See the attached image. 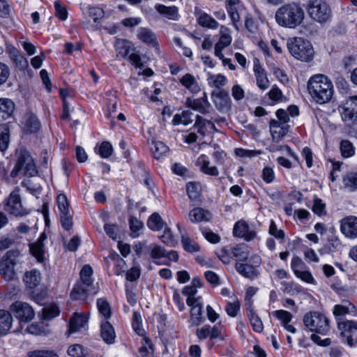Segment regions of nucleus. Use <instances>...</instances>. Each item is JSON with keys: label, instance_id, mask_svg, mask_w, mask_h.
Wrapping results in <instances>:
<instances>
[{"label": "nucleus", "instance_id": "f257e3e1", "mask_svg": "<svg viewBox=\"0 0 357 357\" xmlns=\"http://www.w3.org/2000/svg\"><path fill=\"white\" fill-rule=\"evenodd\" d=\"M305 18V12L301 6L295 2L287 3L275 12L277 24L282 27L295 29L301 25Z\"/></svg>", "mask_w": 357, "mask_h": 357}, {"label": "nucleus", "instance_id": "f03ea898", "mask_svg": "<svg viewBox=\"0 0 357 357\" xmlns=\"http://www.w3.org/2000/svg\"><path fill=\"white\" fill-rule=\"evenodd\" d=\"M307 90L312 99L318 104L329 102L333 95V84L324 75L312 76L307 82Z\"/></svg>", "mask_w": 357, "mask_h": 357}, {"label": "nucleus", "instance_id": "7ed1b4c3", "mask_svg": "<svg viewBox=\"0 0 357 357\" xmlns=\"http://www.w3.org/2000/svg\"><path fill=\"white\" fill-rule=\"evenodd\" d=\"M93 268L89 264L84 265L79 273L80 280L74 286L70 297L73 300L86 301L90 295H94L97 293L93 284Z\"/></svg>", "mask_w": 357, "mask_h": 357}, {"label": "nucleus", "instance_id": "20e7f679", "mask_svg": "<svg viewBox=\"0 0 357 357\" xmlns=\"http://www.w3.org/2000/svg\"><path fill=\"white\" fill-rule=\"evenodd\" d=\"M218 257L225 264H229L232 259L237 261L248 260L252 266H258L261 263L259 256L248 258L249 252L246 247H218L215 250Z\"/></svg>", "mask_w": 357, "mask_h": 357}, {"label": "nucleus", "instance_id": "39448f33", "mask_svg": "<svg viewBox=\"0 0 357 357\" xmlns=\"http://www.w3.org/2000/svg\"><path fill=\"white\" fill-rule=\"evenodd\" d=\"M287 47L290 54L298 60L308 62L314 57V52L312 44L303 38L289 39Z\"/></svg>", "mask_w": 357, "mask_h": 357}, {"label": "nucleus", "instance_id": "423d86ee", "mask_svg": "<svg viewBox=\"0 0 357 357\" xmlns=\"http://www.w3.org/2000/svg\"><path fill=\"white\" fill-rule=\"evenodd\" d=\"M304 325L312 332L326 335L329 331V320L319 312H310L303 317Z\"/></svg>", "mask_w": 357, "mask_h": 357}, {"label": "nucleus", "instance_id": "0eeeda50", "mask_svg": "<svg viewBox=\"0 0 357 357\" xmlns=\"http://www.w3.org/2000/svg\"><path fill=\"white\" fill-rule=\"evenodd\" d=\"M307 12L312 19L319 23L328 22L331 17L329 6L322 0H311Z\"/></svg>", "mask_w": 357, "mask_h": 357}, {"label": "nucleus", "instance_id": "6e6552de", "mask_svg": "<svg viewBox=\"0 0 357 357\" xmlns=\"http://www.w3.org/2000/svg\"><path fill=\"white\" fill-rule=\"evenodd\" d=\"M4 210L15 217H23L30 213V211L24 207L22 204L19 189L14 190L9 195L4 205Z\"/></svg>", "mask_w": 357, "mask_h": 357}, {"label": "nucleus", "instance_id": "1a4fd4ad", "mask_svg": "<svg viewBox=\"0 0 357 357\" xmlns=\"http://www.w3.org/2000/svg\"><path fill=\"white\" fill-rule=\"evenodd\" d=\"M186 303L190 307V323L191 326H196L201 324L205 320L203 315V302L202 296L197 298H189Z\"/></svg>", "mask_w": 357, "mask_h": 357}, {"label": "nucleus", "instance_id": "9d476101", "mask_svg": "<svg viewBox=\"0 0 357 357\" xmlns=\"http://www.w3.org/2000/svg\"><path fill=\"white\" fill-rule=\"evenodd\" d=\"M340 113L342 121L348 126L357 124V100L350 97L341 107Z\"/></svg>", "mask_w": 357, "mask_h": 357}, {"label": "nucleus", "instance_id": "9b49d317", "mask_svg": "<svg viewBox=\"0 0 357 357\" xmlns=\"http://www.w3.org/2000/svg\"><path fill=\"white\" fill-rule=\"evenodd\" d=\"M10 310L15 317L22 322H29L35 317L33 307L27 303L16 301L11 305Z\"/></svg>", "mask_w": 357, "mask_h": 357}, {"label": "nucleus", "instance_id": "f8f14e48", "mask_svg": "<svg viewBox=\"0 0 357 357\" xmlns=\"http://www.w3.org/2000/svg\"><path fill=\"white\" fill-rule=\"evenodd\" d=\"M333 314L338 323L339 321H344L345 319L343 317L347 314L357 317V307L350 301L344 299L341 303L334 305Z\"/></svg>", "mask_w": 357, "mask_h": 357}, {"label": "nucleus", "instance_id": "ddd939ff", "mask_svg": "<svg viewBox=\"0 0 357 357\" xmlns=\"http://www.w3.org/2000/svg\"><path fill=\"white\" fill-rule=\"evenodd\" d=\"M196 335L199 340H204L207 337L211 340L218 338L222 340V326L220 324H215L213 326L206 324L197 329Z\"/></svg>", "mask_w": 357, "mask_h": 357}, {"label": "nucleus", "instance_id": "4468645a", "mask_svg": "<svg viewBox=\"0 0 357 357\" xmlns=\"http://www.w3.org/2000/svg\"><path fill=\"white\" fill-rule=\"evenodd\" d=\"M186 105L193 110L197 111L202 114H208L212 109L211 105L208 100L206 93H204L203 96L199 98L192 99L188 98L186 99Z\"/></svg>", "mask_w": 357, "mask_h": 357}, {"label": "nucleus", "instance_id": "2eb2a0df", "mask_svg": "<svg viewBox=\"0 0 357 357\" xmlns=\"http://www.w3.org/2000/svg\"><path fill=\"white\" fill-rule=\"evenodd\" d=\"M340 230L347 238L354 239L357 238V218L348 216L341 220Z\"/></svg>", "mask_w": 357, "mask_h": 357}, {"label": "nucleus", "instance_id": "dca6fc26", "mask_svg": "<svg viewBox=\"0 0 357 357\" xmlns=\"http://www.w3.org/2000/svg\"><path fill=\"white\" fill-rule=\"evenodd\" d=\"M233 234L235 236L243 238L247 241H250L257 236L256 232L253 230H250L248 223L243 220H240L235 223Z\"/></svg>", "mask_w": 357, "mask_h": 357}, {"label": "nucleus", "instance_id": "f3484780", "mask_svg": "<svg viewBox=\"0 0 357 357\" xmlns=\"http://www.w3.org/2000/svg\"><path fill=\"white\" fill-rule=\"evenodd\" d=\"M213 102L216 108L221 112L230 110L232 105L229 93L225 90H221L214 95Z\"/></svg>", "mask_w": 357, "mask_h": 357}, {"label": "nucleus", "instance_id": "a211bd4d", "mask_svg": "<svg viewBox=\"0 0 357 357\" xmlns=\"http://www.w3.org/2000/svg\"><path fill=\"white\" fill-rule=\"evenodd\" d=\"M195 15L197 23L202 27L216 29L219 26L218 22L213 17L197 7L195 8Z\"/></svg>", "mask_w": 357, "mask_h": 357}, {"label": "nucleus", "instance_id": "6ab92c4d", "mask_svg": "<svg viewBox=\"0 0 357 357\" xmlns=\"http://www.w3.org/2000/svg\"><path fill=\"white\" fill-rule=\"evenodd\" d=\"M272 314L274 317H275L280 321L281 325L287 331L291 333H295L296 332V328L294 326L289 324L293 318V315L291 313L284 310H278L273 312Z\"/></svg>", "mask_w": 357, "mask_h": 357}, {"label": "nucleus", "instance_id": "aec40b11", "mask_svg": "<svg viewBox=\"0 0 357 357\" xmlns=\"http://www.w3.org/2000/svg\"><path fill=\"white\" fill-rule=\"evenodd\" d=\"M9 57L15 66L20 70H25L29 68L26 58L16 48L13 47L8 51Z\"/></svg>", "mask_w": 357, "mask_h": 357}, {"label": "nucleus", "instance_id": "412c9836", "mask_svg": "<svg viewBox=\"0 0 357 357\" xmlns=\"http://www.w3.org/2000/svg\"><path fill=\"white\" fill-rule=\"evenodd\" d=\"M88 322V317L84 314L75 313L69 322L68 333H74L84 328Z\"/></svg>", "mask_w": 357, "mask_h": 357}, {"label": "nucleus", "instance_id": "4be33fe9", "mask_svg": "<svg viewBox=\"0 0 357 357\" xmlns=\"http://www.w3.org/2000/svg\"><path fill=\"white\" fill-rule=\"evenodd\" d=\"M137 38L142 42L158 48V44L156 40V36L153 32L148 28L140 27L137 31Z\"/></svg>", "mask_w": 357, "mask_h": 357}, {"label": "nucleus", "instance_id": "5701e85b", "mask_svg": "<svg viewBox=\"0 0 357 357\" xmlns=\"http://www.w3.org/2000/svg\"><path fill=\"white\" fill-rule=\"evenodd\" d=\"M197 164L199 166V169L202 172L205 174L218 176L219 175V171L216 166H211V162L206 155H201L197 160Z\"/></svg>", "mask_w": 357, "mask_h": 357}, {"label": "nucleus", "instance_id": "b1692460", "mask_svg": "<svg viewBox=\"0 0 357 357\" xmlns=\"http://www.w3.org/2000/svg\"><path fill=\"white\" fill-rule=\"evenodd\" d=\"M179 82L192 93H197L201 91L200 86L194 75L186 73L180 78Z\"/></svg>", "mask_w": 357, "mask_h": 357}, {"label": "nucleus", "instance_id": "393cba45", "mask_svg": "<svg viewBox=\"0 0 357 357\" xmlns=\"http://www.w3.org/2000/svg\"><path fill=\"white\" fill-rule=\"evenodd\" d=\"M190 220L193 223L200 222H207L211 218V214L209 211L203 208L197 207L192 209L188 214Z\"/></svg>", "mask_w": 357, "mask_h": 357}, {"label": "nucleus", "instance_id": "a878e982", "mask_svg": "<svg viewBox=\"0 0 357 357\" xmlns=\"http://www.w3.org/2000/svg\"><path fill=\"white\" fill-rule=\"evenodd\" d=\"M15 110V103L8 98H0V121L8 119Z\"/></svg>", "mask_w": 357, "mask_h": 357}, {"label": "nucleus", "instance_id": "bb28decb", "mask_svg": "<svg viewBox=\"0 0 357 357\" xmlns=\"http://www.w3.org/2000/svg\"><path fill=\"white\" fill-rule=\"evenodd\" d=\"M253 70L257 86L262 91L267 89L270 86V82L264 69L260 66L255 64Z\"/></svg>", "mask_w": 357, "mask_h": 357}, {"label": "nucleus", "instance_id": "cd10ccee", "mask_svg": "<svg viewBox=\"0 0 357 357\" xmlns=\"http://www.w3.org/2000/svg\"><path fill=\"white\" fill-rule=\"evenodd\" d=\"M195 127L202 136H205L208 132L217 130L215 125L210 120H206L199 115L196 116Z\"/></svg>", "mask_w": 357, "mask_h": 357}, {"label": "nucleus", "instance_id": "c85d7f7f", "mask_svg": "<svg viewBox=\"0 0 357 357\" xmlns=\"http://www.w3.org/2000/svg\"><path fill=\"white\" fill-rule=\"evenodd\" d=\"M13 317L5 310H0V335H6L11 328Z\"/></svg>", "mask_w": 357, "mask_h": 357}, {"label": "nucleus", "instance_id": "c756f323", "mask_svg": "<svg viewBox=\"0 0 357 357\" xmlns=\"http://www.w3.org/2000/svg\"><path fill=\"white\" fill-rule=\"evenodd\" d=\"M100 328L101 337L104 342L109 344L114 343L116 334L112 324L109 321H105L101 324Z\"/></svg>", "mask_w": 357, "mask_h": 357}, {"label": "nucleus", "instance_id": "7c9ffc66", "mask_svg": "<svg viewBox=\"0 0 357 357\" xmlns=\"http://www.w3.org/2000/svg\"><path fill=\"white\" fill-rule=\"evenodd\" d=\"M23 280L28 288L33 289L40 283V273L37 270L27 271L24 275Z\"/></svg>", "mask_w": 357, "mask_h": 357}, {"label": "nucleus", "instance_id": "2f4dec72", "mask_svg": "<svg viewBox=\"0 0 357 357\" xmlns=\"http://www.w3.org/2000/svg\"><path fill=\"white\" fill-rule=\"evenodd\" d=\"M338 329L341 331V335L351 334L357 331V320L345 319L338 322Z\"/></svg>", "mask_w": 357, "mask_h": 357}, {"label": "nucleus", "instance_id": "473e14b6", "mask_svg": "<svg viewBox=\"0 0 357 357\" xmlns=\"http://www.w3.org/2000/svg\"><path fill=\"white\" fill-rule=\"evenodd\" d=\"M343 187L349 192L357 190V173L348 172L342 177Z\"/></svg>", "mask_w": 357, "mask_h": 357}, {"label": "nucleus", "instance_id": "72a5a7b5", "mask_svg": "<svg viewBox=\"0 0 357 357\" xmlns=\"http://www.w3.org/2000/svg\"><path fill=\"white\" fill-rule=\"evenodd\" d=\"M14 263H10L2 260L0 263V274L8 281L12 280L15 278Z\"/></svg>", "mask_w": 357, "mask_h": 357}, {"label": "nucleus", "instance_id": "f704fd0d", "mask_svg": "<svg viewBox=\"0 0 357 357\" xmlns=\"http://www.w3.org/2000/svg\"><path fill=\"white\" fill-rule=\"evenodd\" d=\"M104 230L107 235L114 241H118L117 245H129L128 244H122L119 239L121 238V229L119 226L114 224H105Z\"/></svg>", "mask_w": 357, "mask_h": 357}, {"label": "nucleus", "instance_id": "c9c22d12", "mask_svg": "<svg viewBox=\"0 0 357 357\" xmlns=\"http://www.w3.org/2000/svg\"><path fill=\"white\" fill-rule=\"evenodd\" d=\"M24 123L26 130L29 132H36L40 127L38 118L33 114H27L24 116Z\"/></svg>", "mask_w": 357, "mask_h": 357}, {"label": "nucleus", "instance_id": "e433bc0d", "mask_svg": "<svg viewBox=\"0 0 357 357\" xmlns=\"http://www.w3.org/2000/svg\"><path fill=\"white\" fill-rule=\"evenodd\" d=\"M10 128L7 124L0 126V151H4L10 143Z\"/></svg>", "mask_w": 357, "mask_h": 357}, {"label": "nucleus", "instance_id": "4c0bfd02", "mask_svg": "<svg viewBox=\"0 0 357 357\" xmlns=\"http://www.w3.org/2000/svg\"><path fill=\"white\" fill-rule=\"evenodd\" d=\"M187 194L192 201H199L201 197L200 186L195 182H188L186 184Z\"/></svg>", "mask_w": 357, "mask_h": 357}, {"label": "nucleus", "instance_id": "58836bf2", "mask_svg": "<svg viewBox=\"0 0 357 357\" xmlns=\"http://www.w3.org/2000/svg\"><path fill=\"white\" fill-rule=\"evenodd\" d=\"M192 116V112L189 110L183 111L181 114L174 115L172 121L174 125L182 123L188 126L193 121Z\"/></svg>", "mask_w": 357, "mask_h": 357}, {"label": "nucleus", "instance_id": "ea45409f", "mask_svg": "<svg viewBox=\"0 0 357 357\" xmlns=\"http://www.w3.org/2000/svg\"><path fill=\"white\" fill-rule=\"evenodd\" d=\"M155 8L160 14L165 15L169 19L174 20L177 15V8L176 6H166L163 4H156Z\"/></svg>", "mask_w": 357, "mask_h": 357}, {"label": "nucleus", "instance_id": "a19ab883", "mask_svg": "<svg viewBox=\"0 0 357 357\" xmlns=\"http://www.w3.org/2000/svg\"><path fill=\"white\" fill-rule=\"evenodd\" d=\"M151 150L154 158L159 160L167 153L169 148L162 142L158 141L153 143Z\"/></svg>", "mask_w": 357, "mask_h": 357}, {"label": "nucleus", "instance_id": "79ce46f5", "mask_svg": "<svg viewBox=\"0 0 357 357\" xmlns=\"http://www.w3.org/2000/svg\"><path fill=\"white\" fill-rule=\"evenodd\" d=\"M115 49L117 52V56L126 58L130 50V44L126 40H118L115 44Z\"/></svg>", "mask_w": 357, "mask_h": 357}, {"label": "nucleus", "instance_id": "37998d69", "mask_svg": "<svg viewBox=\"0 0 357 357\" xmlns=\"http://www.w3.org/2000/svg\"><path fill=\"white\" fill-rule=\"evenodd\" d=\"M341 155L343 158H350L355 153L353 144L347 139L342 140L340 144Z\"/></svg>", "mask_w": 357, "mask_h": 357}, {"label": "nucleus", "instance_id": "c03bdc74", "mask_svg": "<svg viewBox=\"0 0 357 357\" xmlns=\"http://www.w3.org/2000/svg\"><path fill=\"white\" fill-rule=\"evenodd\" d=\"M97 307L100 314L107 321L111 317V309L109 303L105 298L97 300Z\"/></svg>", "mask_w": 357, "mask_h": 357}, {"label": "nucleus", "instance_id": "a18cd8bd", "mask_svg": "<svg viewBox=\"0 0 357 357\" xmlns=\"http://www.w3.org/2000/svg\"><path fill=\"white\" fill-rule=\"evenodd\" d=\"M148 227L155 231H159L163 227V222L160 215L157 213H153L147 221Z\"/></svg>", "mask_w": 357, "mask_h": 357}, {"label": "nucleus", "instance_id": "49530a36", "mask_svg": "<svg viewBox=\"0 0 357 357\" xmlns=\"http://www.w3.org/2000/svg\"><path fill=\"white\" fill-rule=\"evenodd\" d=\"M291 267L296 276L307 268L303 260L297 256L292 258Z\"/></svg>", "mask_w": 357, "mask_h": 357}, {"label": "nucleus", "instance_id": "de8ad7c7", "mask_svg": "<svg viewBox=\"0 0 357 357\" xmlns=\"http://www.w3.org/2000/svg\"><path fill=\"white\" fill-rule=\"evenodd\" d=\"M248 317L252 325V329L257 333H261L264 330V325L261 319L255 312L248 314Z\"/></svg>", "mask_w": 357, "mask_h": 357}, {"label": "nucleus", "instance_id": "09e8293b", "mask_svg": "<svg viewBox=\"0 0 357 357\" xmlns=\"http://www.w3.org/2000/svg\"><path fill=\"white\" fill-rule=\"evenodd\" d=\"M235 267L238 273L246 278H251L254 275L255 269L252 265L236 263Z\"/></svg>", "mask_w": 357, "mask_h": 357}, {"label": "nucleus", "instance_id": "8fccbe9b", "mask_svg": "<svg viewBox=\"0 0 357 357\" xmlns=\"http://www.w3.org/2000/svg\"><path fill=\"white\" fill-rule=\"evenodd\" d=\"M33 158L29 153L26 149H21L18 153L16 165L22 169L25 165L31 162Z\"/></svg>", "mask_w": 357, "mask_h": 357}, {"label": "nucleus", "instance_id": "3c124183", "mask_svg": "<svg viewBox=\"0 0 357 357\" xmlns=\"http://www.w3.org/2000/svg\"><path fill=\"white\" fill-rule=\"evenodd\" d=\"M29 252L39 262H43L47 259V254L44 247H29Z\"/></svg>", "mask_w": 357, "mask_h": 357}, {"label": "nucleus", "instance_id": "603ef678", "mask_svg": "<svg viewBox=\"0 0 357 357\" xmlns=\"http://www.w3.org/2000/svg\"><path fill=\"white\" fill-rule=\"evenodd\" d=\"M113 153V148L112 144L108 142H102L98 149V153L102 158H107L112 155Z\"/></svg>", "mask_w": 357, "mask_h": 357}, {"label": "nucleus", "instance_id": "864d4df0", "mask_svg": "<svg viewBox=\"0 0 357 357\" xmlns=\"http://www.w3.org/2000/svg\"><path fill=\"white\" fill-rule=\"evenodd\" d=\"M59 309L56 305H50L43 309V316L45 319H51L59 314Z\"/></svg>", "mask_w": 357, "mask_h": 357}, {"label": "nucleus", "instance_id": "5fc2aeb1", "mask_svg": "<svg viewBox=\"0 0 357 357\" xmlns=\"http://www.w3.org/2000/svg\"><path fill=\"white\" fill-rule=\"evenodd\" d=\"M27 357H59V356L52 350L36 349L29 351Z\"/></svg>", "mask_w": 357, "mask_h": 357}, {"label": "nucleus", "instance_id": "6e6d98bb", "mask_svg": "<svg viewBox=\"0 0 357 357\" xmlns=\"http://www.w3.org/2000/svg\"><path fill=\"white\" fill-rule=\"evenodd\" d=\"M281 284L282 286V291L290 295H294L302 291V289L299 285L292 282H281Z\"/></svg>", "mask_w": 357, "mask_h": 357}, {"label": "nucleus", "instance_id": "4d7b16f0", "mask_svg": "<svg viewBox=\"0 0 357 357\" xmlns=\"http://www.w3.org/2000/svg\"><path fill=\"white\" fill-rule=\"evenodd\" d=\"M312 210L314 214L319 216H323L326 214V204L319 198L314 199Z\"/></svg>", "mask_w": 357, "mask_h": 357}, {"label": "nucleus", "instance_id": "13d9d810", "mask_svg": "<svg viewBox=\"0 0 357 357\" xmlns=\"http://www.w3.org/2000/svg\"><path fill=\"white\" fill-rule=\"evenodd\" d=\"M241 303L238 299L234 300L232 302H229L227 304L225 310L227 314L232 317H235L240 310Z\"/></svg>", "mask_w": 357, "mask_h": 357}, {"label": "nucleus", "instance_id": "bf43d9fd", "mask_svg": "<svg viewBox=\"0 0 357 357\" xmlns=\"http://www.w3.org/2000/svg\"><path fill=\"white\" fill-rule=\"evenodd\" d=\"M60 218L62 227L68 231L70 230L72 228L73 224V217L70 213V211L61 213Z\"/></svg>", "mask_w": 357, "mask_h": 357}, {"label": "nucleus", "instance_id": "052dcab7", "mask_svg": "<svg viewBox=\"0 0 357 357\" xmlns=\"http://www.w3.org/2000/svg\"><path fill=\"white\" fill-rule=\"evenodd\" d=\"M268 98L272 103H275L282 100L283 94L282 91L277 86H273L268 93Z\"/></svg>", "mask_w": 357, "mask_h": 357}, {"label": "nucleus", "instance_id": "680f3d73", "mask_svg": "<svg viewBox=\"0 0 357 357\" xmlns=\"http://www.w3.org/2000/svg\"><path fill=\"white\" fill-rule=\"evenodd\" d=\"M235 153L237 156L241 158H252L261 154V151L244 149H236L235 150Z\"/></svg>", "mask_w": 357, "mask_h": 357}, {"label": "nucleus", "instance_id": "e2e57ef3", "mask_svg": "<svg viewBox=\"0 0 357 357\" xmlns=\"http://www.w3.org/2000/svg\"><path fill=\"white\" fill-rule=\"evenodd\" d=\"M57 205L60 213L66 212L69 210V203L67 197L64 194H59L57 196Z\"/></svg>", "mask_w": 357, "mask_h": 357}, {"label": "nucleus", "instance_id": "0e129e2a", "mask_svg": "<svg viewBox=\"0 0 357 357\" xmlns=\"http://www.w3.org/2000/svg\"><path fill=\"white\" fill-rule=\"evenodd\" d=\"M261 178L266 183H271L275 179V172L270 167H265L261 173Z\"/></svg>", "mask_w": 357, "mask_h": 357}, {"label": "nucleus", "instance_id": "69168bd1", "mask_svg": "<svg viewBox=\"0 0 357 357\" xmlns=\"http://www.w3.org/2000/svg\"><path fill=\"white\" fill-rule=\"evenodd\" d=\"M141 275V270L139 266H133L126 273V280L130 282L137 280Z\"/></svg>", "mask_w": 357, "mask_h": 357}, {"label": "nucleus", "instance_id": "338daca9", "mask_svg": "<svg viewBox=\"0 0 357 357\" xmlns=\"http://www.w3.org/2000/svg\"><path fill=\"white\" fill-rule=\"evenodd\" d=\"M89 16L93 18L94 22H98L105 15L104 10L98 7H90L89 9Z\"/></svg>", "mask_w": 357, "mask_h": 357}, {"label": "nucleus", "instance_id": "774afa93", "mask_svg": "<svg viewBox=\"0 0 357 357\" xmlns=\"http://www.w3.org/2000/svg\"><path fill=\"white\" fill-rule=\"evenodd\" d=\"M67 353L69 356L72 357H80L83 356V347L81 344H75L70 345L68 350Z\"/></svg>", "mask_w": 357, "mask_h": 357}]
</instances>
